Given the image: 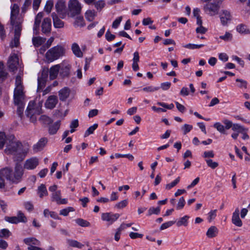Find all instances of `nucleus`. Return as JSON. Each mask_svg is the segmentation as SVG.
<instances>
[{
    "label": "nucleus",
    "instance_id": "338daca9",
    "mask_svg": "<svg viewBox=\"0 0 250 250\" xmlns=\"http://www.w3.org/2000/svg\"><path fill=\"white\" fill-rule=\"evenodd\" d=\"M222 122L225 125V128L226 129H229L231 128L233 125L232 122L226 119L223 120Z\"/></svg>",
    "mask_w": 250,
    "mask_h": 250
},
{
    "label": "nucleus",
    "instance_id": "20e7f679",
    "mask_svg": "<svg viewBox=\"0 0 250 250\" xmlns=\"http://www.w3.org/2000/svg\"><path fill=\"white\" fill-rule=\"evenodd\" d=\"M9 171V173L7 176L8 180L13 183H18L20 182L24 173V168L18 162L16 163L15 167L14 172H13L12 170L9 168H6Z\"/></svg>",
    "mask_w": 250,
    "mask_h": 250
},
{
    "label": "nucleus",
    "instance_id": "680f3d73",
    "mask_svg": "<svg viewBox=\"0 0 250 250\" xmlns=\"http://www.w3.org/2000/svg\"><path fill=\"white\" fill-rule=\"evenodd\" d=\"M160 207H157L154 208L153 207L150 208L148 211V215H151L152 214H158L160 213Z\"/></svg>",
    "mask_w": 250,
    "mask_h": 250
},
{
    "label": "nucleus",
    "instance_id": "603ef678",
    "mask_svg": "<svg viewBox=\"0 0 250 250\" xmlns=\"http://www.w3.org/2000/svg\"><path fill=\"white\" fill-rule=\"evenodd\" d=\"M193 126L192 125L188 124H184L181 127V129L183 131V134L186 135L192 129Z\"/></svg>",
    "mask_w": 250,
    "mask_h": 250
},
{
    "label": "nucleus",
    "instance_id": "6ab92c4d",
    "mask_svg": "<svg viewBox=\"0 0 250 250\" xmlns=\"http://www.w3.org/2000/svg\"><path fill=\"white\" fill-rule=\"evenodd\" d=\"M55 8L58 13L61 16L62 18H63L65 14V2L62 0L58 1L56 4Z\"/></svg>",
    "mask_w": 250,
    "mask_h": 250
},
{
    "label": "nucleus",
    "instance_id": "8fccbe9b",
    "mask_svg": "<svg viewBox=\"0 0 250 250\" xmlns=\"http://www.w3.org/2000/svg\"><path fill=\"white\" fill-rule=\"evenodd\" d=\"M204 46V44H191V43H188L187 44H186L184 46L185 48L189 49H199Z\"/></svg>",
    "mask_w": 250,
    "mask_h": 250
},
{
    "label": "nucleus",
    "instance_id": "774afa93",
    "mask_svg": "<svg viewBox=\"0 0 250 250\" xmlns=\"http://www.w3.org/2000/svg\"><path fill=\"white\" fill-rule=\"evenodd\" d=\"M203 157L205 158H213L214 153L212 150L206 151L204 152Z\"/></svg>",
    "mask_w": 250,
    "mask_h": 250
},
{
    "label": "nucleus",
    "instance_id": "f8f14e48",
    "mask_svg": "<svg viewBox=\"0 0 250 250\" xmlns=\"http://www.w3.org/2000/svg\"><path fill=\"white\" fill-rule=\"evenodd\" d=\"M8 65L10 69L14 71L18 69V67L21 68V64L20 63L19 58L17 55H11L8 61Z\"/></svg>",
    "mask_w": 250,
    "mask_h": 250
},
{
    "label": "nucleus",
    "instance_id": "9d476101",
    "mask_svg": "<svg viewBox=\"0 0 250 250\" xmlns=\"http://www.w3.org/2000/svg\"><path fill=\"white\" fill-rule=\"evenodd\" d=\"M60 66V75L62 77H67L70 75L71 65L67 61H63L62 63L58 64Z\"/></svg>",
    "mask_w": 250,
    "mask_h": 250
},
{
    "label": "nucleus",
    "instance_id": "473e14b6",
    "mask_svg": "<svg viewBox=\"0 0 250 250\" xmlns=\"http://www.w3.org/2000/svg\"><path fill=\"white\" fill-rule=\"evenodd\" d=\"M37 193L40 198H42L43 196L47 195V190L44 184H41L38 188Z\"/></svg>",
    "mask_w": 250,
    "mask_h": 250
},
{
    "label": "nucleus",
    "instance_id": "c9c22d12",
    "mask_svg": "<svg viewBox=\"0 0 250 250\" xmlns=\"http://www.w3.org/2000/svg\"><path fill=\"white\" fill-rule=\"evenodd\" d=\"M67 243L69 246L74 248L81 249L83 247V245L74 240L68 239L67 240Z\"/></svg>",
    "mask_w": 250,
    "mask_h": 250
},
{
    "label": "nucleus",
    "instance_id": "de8ad7c7",
    "mask_svg": "<svg viewBox=\"0 0 250 250\" xmlns=\"http://www.w3.org/2000/svg\"><path fill=\"white\" fill-rule=\"evenodd\" d=\"M53 6V2L51 0H48L46 1L44 7V11L47 13H50Z\"/></svg>",
    "mask_w": 250,
    "mask_h": 250
},
{
    "label": "nucleus",
    "instance_id": "0e129e2a",
    "mask_svg": "<svg viewBox=\"0 0 250 250\" xmlns=\"http://www.w3.org/2000/svg\"><path fill=\"white\" fill-rule=\"evenodd\" d=\"M216 212L217 210H211L209 213H208V220L209 222L212 221L216 216Z\"/></svg>",
    "mask_w": 250,
    "mask_h": 250
},
{
    "label": "nucleus",
    "instance_id": "c03bdc74",
    "mask_svg": "<svg viewBox=\"0 0 250 250\" xmlns=\"http://www.w3.org/2000/svg\"><path fill=\"white\" fill-rule=\"evenodd\" d=\"M75 222L80 226L82 227H89L90 225L89 222L81 218H78L75 220Z\"/></svg>",
    "mask_w": 250,
    "mask_h": 250
},
{
    "label": "nucleus",
    "instance_id": "ea45409f",
    "mask_svg": "<svg viewBox=\"0 0 250 250\" xmlns=\"http://www.w3.org/2000/svg\"><path fill=\"white\" fill-rule=\"evenodd\" d=\"M231 129L233 131L237 132L238 133H240L243 130H249L248 128H246L244 126L238 124H233Z\"/></svg>",
    "mask_w": 250,
    "mask_h": 250
},
{
    "label": "nucleus",
    "instance_id": "49530a36",
    "mask_svg": "<svg viewBox=\"0 0 250 250\" xmlns=\"http://www.w3.org/2000/svg\"><path fill=\"white\" fill-rule=\"evenodd\" d=\"M180 180V177H178L176 179H175L173 181L171 182L170 183L167 184L166 185V188L167 189H170L171 188L174 187L176 186L177 184L179 183Z\"/></svg>",
    "mask_w": 250,
    "mask_h": 250
},
{
    "label": "nucleus",
    "instance_id": "c756f323",
    "mask_svg": "<svg viewBox=\"0 0 250 250\" xmlns=\"http://www.w3.org/2000/svg\"><path fill=\"white\" fill-rule=\"evenodd\" d=\"M32 41L33 45L35 47H38L45 42L46 39L40 36L34 37Z\"/></svg>",
    "mask_w": 250,
    "mask_h": 250
},
{
    "label": "nucleus",
    "instance_id": "f3484780",
    "mask_svg": "<svg viewBox=\"0 0 250 250\" xmlns=\"http://www.w3.org/2000/svg\"><path fill=\"white\" fill-rule=\"evenodd\" d=\"M52 200L55 201L57 204H66L67 203V199L61 198V192L60 190L55 191L52 194Z\"/></svg>",
    "mask_w": 250,
    "mask_h": 250
},
{
    "label": "nucleus",
    "instance_id": "bb28decb",
    "mask_svg": "<svg viewBox=\"0 0 250 250\" xmlns=\"http://www.w3.org/2000/svg\"><path fill=\"white\" fill-rule=\"evenodd\" d=\"M61 125V121H58L53 124L50 125L48 127V133L50 135L55 134Z\"/></svg>",
    "mask_w": 250,
    "mask_h": 250
},
{
    "label": "nucleus",
    "instance_id": "2eb2a0df",
    "mask_svg": "<svg viewBox=\"0 0 250 250\" xmlns=\"http://www.w3.org/2000/svg\"><path fill=\"white\" fill-rule=\"evenodd\" d=\"M118 213L113 214L111 212H106L102 214V219L104 221L108 222L109 224H112L116 221L120 217Z\"/></svg>",
    "mask_w": 250,
    "mask_h": 250
},
{
    "label": "nucleus",
    "instance_id": "4be33fe9",
    "mask_svg": "<svg viewBox=\"0 0 250 250\" xmlns=\"http://www.w3.org/2000/svg\"><path fill=\"white\" fill-rule=\"evenodd\" d=\"M42 17L43 13L42 12H40L37 14L35 18L33 27V33L35 35H37L39 34V28Z\"/></svg>",
    "mask_w": 250,
    "mask_h": 250
},
{
    "label": "nucleus",
    "instance_id": "9b49d317",
    "mask_svg": "<svg viewBox=\"0 0 250 250\" xmlns=\"http://www.w3.org/2000/svg\"><path fill=\"white\" fill-rule=\"evenodd\" d=\"M39 164V160L36 157H32L26 160L23 165V168L27 170H33Z\"/></svg>",
    "mask_w": 250,
    "mask_h": 250
},
{
    "label": "nucleus",
    "instance_id": "a211bd4d",
    "mask_svg": "<svg viewBox=\"0 0 250 250\" xmlns=\"http://www.w3.org/2000/svg\"><path fill=\"white\" fill-rule=\"evenodd\" d=\"M47 143V139L46 138H41L36 144L33 146V150L34 152L36 153L42 150L45 146Z\"/></svg>",
    "mask_w": 250,
    "mask_h": 250
},
{
    "label": "nucleus",
    "instance_id": "f257e3e1",
    "mask_svg": "<svg viewBox=\"0 0 250 250\" xmlns=\"http://www.w3.org/2000/svg\"><path fill=\"white\" fill-rule=\"evenodd\" d=\"M25 92L21 78L17 76L15 80V87L14 90V104L17 106V113L20 116L23 114L25 104Z\"/></svg>",
    "mask_w": 250,
    "mask_h": 250
},
{
    "label": "nucleus",
    "instance_id": "1a4fd4ad",
    "mask_svg": "<svg viewBox=\"0 0 250 250\" xmlns=\"http://www.w3.org/2000/svg\"><path fill=\"white\" fill-rule=\"evenodd\" d=\"M219 16L221 23L224 26H228L232 18L230 11L226 9L222 10L219 13Z\"/></svg>",
    "mask_w": 250,
    "mask_h": 250
},
{
    "label": "nucleus",
    "instance_id": "6e6d98bb",
    "mask_svg": "<svg viewBox=\"0 0 250 250\" xmlns=\"http://www.w3.org/2000/svg\"><path fill=\"white\" fill-rule=\"evenodd\" d=\"M127 203V200L125 199L116 204L115 207L119 209L123 208L126 206Z\"/></svg>",
    "mask_w": 250,
    "mask_h": 250
},
{
    "label": "nucleus",
    "instance_id": "052dcab7",
    "mask_svg": "<svg viewBox=\"0 0 250 250\" xmlns=\"http://www.w3.org/2000/svg\"><path fill=\"white\" fill-rule=\"evenodd\" d=\"M23 206L29 212L32 211L34 209V206L31 202L27 201L24 202Z\"/></svg>",
    "mask_w": 250,
    "mask_h": 250
},
{
    "label": "nucleus",
    "instance_id": "e2e57ef3",
    "mask_svg": "<svg viewBox=\"0 0 250 250\" xmlns=\"http://www.w3.org/2000/svg\"><path fill=\"white\" fill-rule=\"evenodd\" d=\"M79 125L78 120L76 119L73 120L70 125V127L71 128L70 132L73 133L75 131V128H76Z\"/></svg>",
    "mask_w": 250,
    "mask_h": 250
},
{
    "label": "nucleus",
    "instance_id": "864d4df0",
    "mask_svg": "<svg viewBox=\"0 0 250 250\" xmlns=\"http://www.w3.org/2000/svg\"><path fill=\"white\" fill-rule=\"evenodd\" d=\"M73 208L72 207H68L62 209L60 211V214L64 216H67L68 213L71 211H73Z\"/></svg>",
    "mask_w": 250,
    "mask_h": 250
},
{
    "label": "nucleus",
    "instance_id": "a878e982",
    "mask_svg": "<svg viewBox=\"0 0 250 250\" xmlns=\"http://www.w3.org/2000/svg\"><path fill=\"white\" fill-rule=\"evenodd\" d=\"M70 89L67 87H64L59 91V96L61 101H65L69 96Z\"/></svg>",
    "mask_w": 250,
    "mask_h": 250
},
{
    "label": "nucleus",
    "instance_id": "cd10ccee",
    "mask_svg": "<svg viewBox=\"0 0 250 250\" xmlns=\"http://www.w3.org/2000/svg\"><path fill=\"white\" fill-rule=\"evenodd\" d=\"M59 65L56 64L50 67L49 70V77L50 79L54 80L58 76L59 71Z\"/></svg>",
    "mask_w": 250,
    "mask_h": 250
},
{
    "label": "nucleus",
    "instance_id": "c85d7f7f",
    "mask_svg": "<svg viewBox=\"0 0 250 250\" xmlns=\"http://www.w3.org/2000/svg\"><path fill=\"white\" fill-rule=\"evenodd\" d=\"M52 17L53 18L54 26L55 27L62 28L63 27V22L60 19H59V18L55 13H53L52 14Z\"/></svg>",
    "mask_w": 250,
    "mask_h": 250
},
{
    "label": "nucleus",
    "instance_id": "aec40b11",
    "mask_svg": "<svg viewBox=\"0 0 250 250\" xmlns=\"http://www.w3.org/2000/svg\"><path fill=\"white\" fill-rule=\"evenodd\" d=\"M51 28V21L50 19L45 18L42 24V32L44 34L48 33L50 32Z\"/></svg>",
    "mask_w": 250,
    "mask_h": 250
},
{
    "label": "nucleus",
    "instance_id": "393cba45",
    "mask_svg": "<svg viewBox=\"0 0 250 250\" xmlns=\"http://www.w3.org/2000/svg\"><path fill=\"white\" fill-rule=\"evenodd\" d=\"M71 50L74 55L78 58H82L83 53L78 43L74 42L71 45Z\"/></svg>",
    "mask_w": 250,
    "mask_h": 250
},
{
    "label": "nucleus",
    "instance_id": "69168bd1",
    "mask_svg": "<svg viewBox=\"0 0 250 250\" xmlns=\"http://www.w3.org/2000/svg\"><path fill=\"white\" fill-rule=\"evenodd\" d=\"M5 220L10 223L17 224L19 223L17 216L5 217Z\"/></svg>",
    "mask_w": 250,
    "mask_h": 250
},
{
    "label": "nucleus",
    "instance_id": "7c9ffc66",
    "mask_svg": "<svg viewBox=\"0 0 250 250\" xmlns=\"http://www.w3.org/2000/svg\"><path fill=\"white\" fill-rule=\"evenodd\" d=\"M189 218V216L188 215H185L180 218L175 223L178 227H181L182 226L187 227L188 225V221Z\"/></svg>",
    "mask_w": 250,
    "mask_h": 250
},
{
    "label": "nucleus",
    "instance_id": "58836bf2",
    "mask_svg": "<svg viewBox=\"0 0 250 250\" xmlns=\"http://www.w3.org/2000/svg\"><path fill=\"white\" fill-rule=\"evenodd\" d=\"M43 214L45 217H48L50 216L53 219H60V217L58 216L57 213L54 211H50L48 209H45L43 211Z\"/></svg>",
    "mask_w": 250,
    "mask_h": 250
},
{
    "label": "nucleus",
    "instance_id": "4c0bfd02",
    "mask_svg": "<svg viewBox=\"0 0 250 250\" xmlns=\"http://www.w3.org/2000/svg\"><path fill=\"white\" fill-rule=\"evenodd\" d=\"M9 137V136H6L5 133L3 132H0V148H2L4 144L8 143V140L7 139Z\"/></svg>",
    "mask_w": 250,
    "mask_h": 250
},
{
    "label": "nucleus",
    "instance_id": "bf43d9fd",
    "mask_svg": "<svg viewBox=\"0 0 250 250\" xmlns=\"http://www.w3.org/2000/svg\"><path fill=\"white\" fill-rule=\"evenodd\" d=\"M18 220H19V222H23L25 223L27 221V219L24 214L21 212L19 211L18 213V216H17Z\"/></svg>",
    "mask_w": 250,
    "mask_h": 250
},
{
    "label": "nucleus",
    "instance_id": "4d7b16f0",
    "mask_svg": "<svg viewBox=\"0 0 250 250\" xmlns=\"http://www.w3.org/2000/svg\"><path fill=\"white\" fill-rule=\"evenodd\" d=\"M175 223V221H170L167 222H166L165 223H163L160 227L161 230H164L165 229L171 226H172L173 224Z\"/></svg>",
    "mask_w": 250,
    "mask_h": 250
},
{
    "label": "nucleus",
    "instance_id": "dca6fc26",
    "mask_svg": "<svg viewBox=\"0 0 250 250\" xmlns=\"http://www.w3.org/2000/svg\"><path fill=\"white\" fill-rule=\"evenodd\" d=\"M58 102V100L56 96H50L48 97L45 103V107L48 109H53L56 106Z\"/></svg>",
    "mask_w": 250,
    "mask_h": 250
},
{
    "label": "nucleus",
    "instance_id": "423d86ee",
    "mask_svg": "<svg viewBox=\"0 0 250 250\" xmlns=\"http://www.w3.org/2000/svg\"><path fill=\"white\" fill-rule=\"evenodd\" d=\"M29 150L30 146L28 143L21 144L20 142L16 156L14 157V161H22L29 153Z\"/></svg>",
    "mask_w": 250,
    "mask_h": 250
},
{
    "label": "nucleus",
    "instance_id": "39448f33",
    "mask_svg": "<svg viewBox=\"0 0 250 250\" xmlns=\"http://www.w3.org/2000/svg\"><path fill=\"white\" fill-rule=\"evenodd\" d=\"M19 6L17 4L11 7L10 21L12 27H21L23 18L19 15Z\"/></svg>",
    "mask_w": 250,
    "mask_h": 250
},
{
    "label": "nucleus",
    "instance_id": "ddd939ff",
    "mask_svg": "<svg viewBox=\"0 0 250 250\" xmlns=\"http://www.w3.org/2000/svg\"><path fill=\"white\" fill-rule=\"evenodd\" d=\"M219 6L213 3H208L204 7L205 12L210 16H213L218 13Z\"/></svg>",
    "mask_w": 250,
    "mask_h": 250
},
{
    "label": "nucleus",
    "instance_id": "0eeeda50",
    "mask_svg": "<svg viewBox=\"0 0 250 250\" xmlns=\"http://www.w3.org/2000/svg\"><path fill=\"white\" fill-rule=\"evenodd\" d=\"M7 139L8 143L6 145L5 152L7 154H12L14 157L16 156L20 142L16 141L13 135H9Z\"/></svg>",
    "mask_w": 250,
    "mask_h": 250
},
{
    "label": "nucleus",
    "instance_id": "6e6552de",
    "mask_svg": "<svg viewBox=\"0 0 250 250\" xmlns=\"http://www.w3.org/2000/svg\"><path fill=\"white\" fill-rule=\"evenodd\" d=\"M82 5L78 0H70L68 2V9L71 16L74 17L79 14L82 10Z\"/></svg>",
    "mask_w": 250,
    "mask_h": 250
},
{
    "label": "nucleus",
    "instance_id": "37998d69",
    "mask_svg": "<svg viewBox=\"0 0 250 250\" xmlns=\"http://www.w3.org/2000/svg\"><path fill=\"white\" fill-rule=\"evenodd\" d=\"M74 25L75 27L83 26L85 24L83 17L81 16L77 17L75 19Z\"/></svg>",
    "mask_w": 250,
    "mask_h": 250
},
{
    "label": "nucleus",
    "instance_id": "7ed1b4c3",
    "mask_svg": "<svg viewBox=\"0 0 250 250\" xmlns=\"http://www.w3.org/2000/svg\"><path fill=\"white\" fill-rule=\"evenodd\" d=\"M64 53V48L61 45H57L47 51L45 54V58L48 62H51L63 56Z\"/></svg>",
    "mask_w": 250,
    "mask_h": 250
},
{
    "label": "nucleus",
    "instance_id": "e433bc0d",
    "mask_svg": "<svg viewBox=\"0 0 250 250\" xmlns=\"http://www.w3.org/2000/svg\"><path fill=\"white\" fill-rule=\"evenodd\" d=\"M236 30L240 34H248L250 33L247 26L243 24L238 25L236 27Z\"/></svg>",
    "mask_w": 250,
    "mask_h": 250
},
{
    "label": "nucleus",
    "instance_id": "f704fd0d",
    "mask_svg": "<svg viewBox=\"0 0 250 250\" xmlns=\"http://www.w3.org/2000/svg\"><path fill=\"white\" fill-rule=\"evenodd\" d=\"M23 242L29 246L33 245H39L40 241L33 237L27 238L23 240Z\"/></svg>",
    "mask_w": 250,
    "mask_h": 250
},
{
    "label": "nucleus",
    "instance_id": "5fc2aeb1",
    "mask_svg": "<svg viewBox=\"0 0 250 250\" xmlns=\"http://www.w3.org/2000/svg\"><path fill=\"white\" fill-rule=\"evenodd\" d=\"M186 202L183 197H181L178 202V204L176 206V209L180 210L182 209L185 206Z\"/></svg>",
    "mask_w": 250,
    "mask_h": 250
},
{
    "label": "nucleus",
    "instance_id": "3c124183",
    "mask_svg": "<svg viewBox=\"0 0 250 250\" xmlns=\"http://www.w3.org/2000/svg\"><path fill=\"white\" fill-rule=\"evenodd\" d=\"M205 161L208 167L212 169L216 168L219 165L217 162H213L211 159H207Z\"/></svg>",
    "mask_w": 250,
    "mask_h": 250
},
{
    "label": "nucleus",
    "instance_id": "79ce46f5",
    "mask_svg": "<svg viewBox=\"0 0 250 250\" xmlns=\"http://www.w3.org/2000/svg\"><path fill=\"white\" fill-rule=\"evenodd\" d=\"M94 5L98 11H101L105 6V2L104 0H99L94 2Z\"/></svg>",
    "mask_w": 250,
    "mask_h": 250
},
{
    "label": "nucleus",
    "instance_id": "2f4dec72",
    "mask_svg": "<svg viewBox=\"0 0 250 250\" xmlns=\"http://www.w3.org/2000/svg\"><path fill=\"white\" fill-rule=\"evenodd\" d=\"M97 15V13L94 10H88L85 13V18L89 21H93Z\"/></svg>",
    "mask_w": 250,
    "mask_h": 250
},
{
    "label": "nucleus",
    "instance_id": "412c9836",
    "mask_svg": "<svg viewBox=\"0 0 250 250\" xmlns=\"http://www.w3.org/2000/svg\"><path fill=\"white\" fill-rule=\"evenodd\" d=\"M9 171L6 168H3L0 170V188L5 187V179L8 180L7 176Z\"/></svg>",
    "mask_w": 250,
    "mask_h": 250
},
{
    "label": "nucleus",
    "instance_id": "a19ab883",
    "mask_svg": "<svg viewBox=\"0 0 250 250\" xmlns=\"http://www.w3.org/2000/svg\"><path fill=\"white\" fill-rule=\"evenodd\" d=\"M39 121L45 125H50L53 122V120L48 116L45 115L41 116L39 118Z\"/></svg>",
    "mask_w": 250,
    "mask_h": 250
},
{
    "label": "nucleus",
    "instance_id": "13d9d810",
    "mask_svg": "<svg viewBox=\"0 0 250 250\" xmlns=\"http://www.w3.org/2000/svg\"><path fill=\"white\" fill-rule=\"evenodd\" d=\"M232 38V34L229 32H226L225 34L223 36H220L219 38L225 41H229L231 40Z\"/></svg>",
    "mask_w": 250,
    "mask_h": 250
},
{
    "label": "nucleus",
    "instance_id": "b1692460",
    "mask_svg": "<svg viewBox=\"0 0 250 250\" xmlns=\"http://www.w3.org/2000/svg\"><path fill=\"white\" fill-rule=\"evenodd\" d=\"M47 75L46 73H42V76H39L38 79V88L37 92H39L41 89L45 86L46 79Z\"/></svg>",
    "mask_w": 250,
    "mask_h": 250
},
{
    "label": "nucleus",
    "instance_id": "5701e85b",
    "mask_svg": "<svg viewBox=\"0 0 250 250\" xmlns=\"http://www.w3.org/2000/svg\"><path fill=\"white\" fill-rule=\"evenodd\" d=\"M232 223L237 227H241L242 222L239 217V210L238 208H236L233 213L232 217Z\"/></svg>",
    "mask_w": 250,
    "mask_h": 250
},
{
    "label": "nucleus",
    "instance_id": "f03ea898",
    "mask_svg": "<svg viewBox=\"0 0 250 250\" xmlns=\"http://www.w3.org/2000/svg\"><path fill=\"white\" fill-rule=\"evenodd\" d=\"M42 104L40 102L36 103L35 101H30L26 110V115L31 122L34 123L37 120V116L42 113Z\"/></svg>",
    "mask_w": 250,
    "mask_h": 250
},
{
    "label": "nucleus",
    "instance_id": "4468645a",
    "mask_svg": "<svg viewBox=\"0 0 250 250\" xmlns=\"http://www.w3.org/2000/svg\"><path fill=\"white\" fill-rule=\"evenodd\" d=\"M15 30V35L13 39L10 43L11 48L17 47L20 44V37L21 34V27H13Z\"/></svg>",
    "mask_w": 250,
    "mask_h": 250
},
{
    "label": "nucleus",
    "instance_id": "09e8293b",
    "mask_svg": "<svg viewBox=\"0 0 250 250\" xmlns=\"http://www.w3.org/2000/svg\"><path fill=\"white\" fill-rule=\"evenodd\" d=\"M213 126L220 133H225V126L223 125H222L220 123H219V122L215 123L213 125Z\"/></svg>",
    "mask_w": 250,
    "mask_h": 250
},
{
    "label": "nucleus",
    "instance_id": "a18cd8bd",
    "mask_svg": "<svg viewBox=\"0 0 250 250\" xmlns=\"http://www.w3.org/2000/svg\"><path fill=\"white\" fill-rule=\"evenodd\" d=\"M98 126L97 124H95L93 125L90 126L85 132L84 136L85 137L92 134L94 130L98 127Z\"/></svg>",
    "mask_w": 250,
    "mask_h": 250
},
{
    "label": "nucleus",
    "instance_id": "72a5a7b5",
    "mask_svg": "<svg viewBox=\"0 0 250 250\" xmlns=\"http://www.w3.org/2000/svg\"><path fill=\"white\" fill-rule=\"evenodd\" d=\"M218 233V229L215 226H211L207 231L206 235L209 238L215 237Z\"/></svg>",
    "mask_w": 250,
    "mask_h": 250
}]
</instances>
